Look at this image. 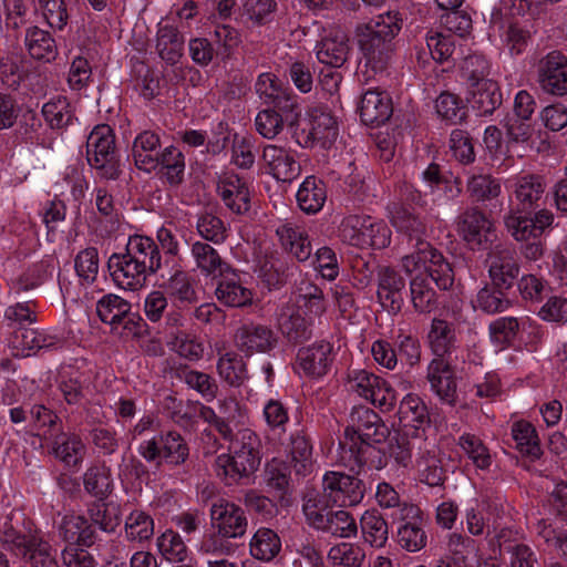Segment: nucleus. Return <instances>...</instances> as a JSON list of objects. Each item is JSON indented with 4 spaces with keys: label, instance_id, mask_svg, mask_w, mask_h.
Masks as SVG:
<instances>
[{
    "label": "nucleus",
    "instance_id": "nucleus-38",
    "mask_svg": "<svg viewBox=\"0 0 567 567\" xmlns=\"http://www.w3.org/2000/svg\"><path fill=\"white\" fill-rule=\"evenodd\" d=\"M290 455L296 475L305 477L313 471L312 445L310 437L298 431L290 439Z\"/></svg>",
    "mask_w": 567,
    "mask_h": 567
},
{
    "label": "nucleus",
    "instance_id": "nucleus-62",
    "mask_svg": "<svg viewBox=\"0 0 567 567\" xmlns=\"http://www.w3.org/2000/svg\"><path fill=\"white\" fill-rule=\"evenodd\" d=\"M491 340L502 347L512 344L519 331V321L516 317H502L488 326Z\"/></svg>",
    "mask_w": 567,
    "mask_h": 567
},
{
    "label": "nucleus",
    "instance_id": "nucleus-20",
    "mask_svg": "<svg viewBox=\"0 0 567 567\" xmlns=\"http://www.w3.org/2000/svg\"><path fill=\"white\" fill-rule=\"evenodd\" d=\"M351 51L349 38L341 30H332L318 42L316 55L320 63L339 69L344 65Z\"/></svg>",
    "mask_w": 567,
    "mask_h": 567
},
{
    "label": "nucleus",
    "instance_id": "nucleus-46",
    "mask_svg": "<svg viewBox=\"0 0 567 567\" xmlns=\"http://www.w3.org/2000/svg\"><path fill=\"white\" fill-rule=\"evenodd\" d=\"M499 179L489 174H473L466 183V193L474 203H484L497 198L501 195Z\"/></svg>",
    "mask_w": 567,
    "mask_h": 567
},
{
    "label": "nucleus",
    "instance_id": "nucleus-11",
    "mask_svg": "<svg viewBox=\"0 0 567 567\" xmlns=\"http://www.w3.org/2000/svg\"><path fill=\"white\" fill-rule=\"evenodd\" d=\"M537 82L540 89L555 96L567 94V56L551 51L537 64Z\"/></svg>",
    "mask_w": 567,
    "mask_h": 567
},
{
    "label": "nucleus",
    "instance_id": "nucleus-15",
    "mask_svg": "<svg viewBox=\"0 0 567 567\" xmlns=\"http://www.w3.org/2000/svg\"><path fill=\"white\" fill-rule=\"evenodd\" d=\"M124 252L151 276L164 271L163 257L158 245L147 236H130Z\"/></svg>",
    "mask_w": 567,
    "mask_h": 567
},
{
    "label": "nucleus",
    "instance_id": "nucleus-54",
    "mask_svg": "<svg viewBox=\"0 0 567 567\" xmlns=\"http://www.w3.org/2000/svg\"><path fill=\"white\" fill-rule=\"evenodd\" d=\"M512 437L516 449L530 457H539L540 447L535 427L526 421L515 422L512 426Z\"/></svg>",
    "mask_w": 567,
    "mask_h": 567
},
{
    "label": "nucleus",
    "instance_id": "nucleus-28",
    "mask_svg": "<svg viewBox=\"0 0 567 567\" xmlns=\"http://www.w3.org/2000/svg\"><path fill=\"white\" fill-rule=\"evenodd\" d=\"M262 159L278 181L290 182L300 173V164L282 147L272 144L265 146Z\"/></svg>",
    "mask_w": 567,
    "mask_h": 567
},
{
    "label": "nucleus",
    "instance_id": "nucleus-25",
    "mask_svg": "<svg viewBox=\"0 0 567 567\" xmlns=\"http://www.w3.org/2000/svg\"><path fill=\"white\" fill-rule=\"evenodd\" d=\"M190 256L196 268L204 276L216 278L231 271V267L221 258L217 249L206 241H194L190 245Z\"/></svg>",
    "mask_w": 567,
    "mask_h": 567
},
{
    "label": "nucleus",
    "instance_id": "nucleus-33",
    "mask_svg": "<svg viewBox=\"0 0 567 567\" xmlns=\"http://www.w3.org/2000/svg\"><path fill=\"white\" fill-rule=\"evenodd\" d=\"M230 276H220L215 295L219 302L225 306L240 308L251 305L252 291L243 286L238 276L230 271Z\"/></svg>",
    "mask_w": 567,
    "mask_h": 567
},
{
    "label": "nucleus",
    "instance_id": "nucleus-9",
    "mask_svg": "<svg viewBox=\"0 0 567 567\" xmlns=\"http://www.w3.org/2000/svg\"><path fill=\"white\" fill-rule=\"evenodd\" d=\"M351 390L382 411H390L395 402V391L380 377L367 370H354L350 374Z\"/></svg>",
    "mask_w": 567,
    "mask_h": 567
},
{
    "label": "nucleus",
    "instance_id": "nucleus-17",
    "mask_svg": "<svg viewBox=\"0 0 567 567\" xmlns=\"http://www.w3.org/2000/svg\"><path fill=\"white\" fill-rule=\"evenodd\" d=\"M520 265L515 250L496 247L489 255L488 275L491 282L511 290L518 278Z\"/></svg>",
    "mask_w": 567,
    "mask_h": 567
},
{
    "label": "nucleus",
    "instance_id": "nucleus-23",
    "mask_svg": "<svg viewBox=\"0 0 567 567\" xmlns=\"http://www.w3.org/2000/svg\"><path fill=\"white\" fill-rule=\"evenodd\" d=\"M359 114L363 124L378 127L386 123L392 115L391 100L383 92L368 90L362 95Z\"/></svg>",
    "mask_w": 567,
    "mask_h": 567
},
{
    "label": "nucleus",
    "instance_id": "nucleus-59",
    "mask_svg": "<svg viewBox=\"0 0 567 567\" xmlns=\"http://www.w3.org/2000/svg\"><path fill=\"white\" fill-rule=\"evenodd\" d=\"M59 339L32 327H21L14 332L13 343L27 350L52 348Z\"/></svg>",
    "mask_w": 567,
    "mask_h": 567
},
{
    "label": "nucleus",
    "instance_id": "nucleus-6",
    "mask_svg": "<svg viewBox=\"0 0 567 567\" xmlns=\"http://www.w3.org/2000/svg\"><path fill=\"white\" fill-rule=\"evenodd\" d=\"M330 505H323L317 497L305 499L302 511L310 526L318 530L340 538H350L357 535L355 519L343 509L332 511Z\"/></svg>",
    "mask_w": 567,
    "mask_h": 567
},
{
    "label": "nucleus",
    "instance_id": "nucleus-36",
    "mask_svg": "<svg viewBox=\"0 0 567 567\" xmlns=\"http://www.w3.org/2000/svg\"><path fill=\"white\" fill-rule=\"evenodd\" d=\"M545 192L543 178L537 175H526L517 179L515 184V199L517 207L526 213H532Z\"/></svg>",
    "mask_w": 567,
    "mask_h": 567
},
{
    "label": "nucleus",
    "instance_id": "nucleus-55",
    "mask_svg": "<svg viewBox=\"0 0 567 567\" xmlns=\"http://www.w3.org/2000/svg\"><path fill=\"white\" fill-rule=\"evenodd\" d=\"M504 225L508 234L516 241L536 239L532 226L530 213L512 208L504 216Z\"/></svg>",
    "mask_w": 567,
    "mask_h": 567
},
{
    "label": "nucleus",
    "instance_id": "nucleus-39",
    "mask_svg": "<svg viewBox=\"0 0 567 567\" xmlns=\"http://www.w3.org/2000/svg\"><path fill=\"white\" fill-rule=\"evenodd\" d=\"M24 41L28 52L33 59L51 62L58 55L55 40L45 30L38 27L28 28Z\"/></svg>",
    "mask_w": 567,
    "mask_h": 567
},
{
    "label": "nucleus",
    "instance_id": "nucleus-31",
    "mask_svg": "<svg viewBox=\"0 0 567 567\" xmlns=\"http://www.w3.org/2000/svg\"><path fill=\"white\" fill-rule=\"evenodd\" d=\"M392 226L411 240H422L426 231L424 220L405 204H393L390 208Z\"/></svg>",
    "mask_w": 567,
    "mask_h": 567
},
{
    "label": "nucleus",
    "instance_id": "nucleus-14",
    "mask_svg": "<svg viewBox=\"0 0 567 567\" xmlns=\"http://www.w3.org/2000/svg\"><path fill=\"white\" fill-rule=\"evenodd\" d=\"M235 342L241 352L250 355L274 350L278 344V337L270 327L250 322L237 329Z\"/></svg>",
    "mask_w": 567,
    "mask_h": 567
},
{
    "label": "nucleus",
    "instance_id": "nucleus-34",
    "mask_svg": "<svg viewBox=\"0 0 567 567\" xmlns=\"http://www.w3.org/2000/svg\"><path fill=\"white\" fill-rule=\"evenodd\" d=\"M509 290L499 288L495 284H486L481 288L475 299L473 308L486 315H497L507 311L513 306V300L508 296Z\"/></svg>",
    "mask_w": 567,
    "mask_h": 567
},
{
    "label": "nucleus",
    "instance_id": "nucleus-47",
    "mask_svg": "<svg viewBox=\"0 0 567 567\" xmlns=\"http://www.w3.org/2000/svg\"><path fill=\"white\" fill-rule=\"evenodd\" d=\"M162 464L181 466L189 457V447L185 439L176 431L161 433Z\"/></svg>",
    "mask_w": 567,
    "mask_h": 567
},
{
    "label": "nucleus",
    "instance_id": "nucleus-35",
    "mask_svg": "<svg viewBox=\"0 0 567 567\" xmlns=\"http://www.w3.org/2000/svg\"><path fill=\"white\" fill-rule=\"evenodd\" d=\"M53 455L69 467L79 466L85 455V445L74 433L60 431L52 441Z\"/></svg>",
    "mask_w": 567,
    "mask_h": 567
},
{
    "label": "nucleus",
    "instance_id": "nucleus-58",
    "mask_svg": "<svg viewBox=\"0 0 567 567\" xmlns=\"http://www.w3.org/2000/svg\"><path fill=\"white\" fill-rule=\"evenodd\" d=\"M435 110L440 117L451 124H458L466 117V110L463 101L450 92L441 93L435 100Z\"/></svg>",
    "mask_w": 567,
    "mask_h": 567
},
{
    "label": "nucleus",
    "instance_id": "nucleus-22",
    "mask_svg": "<svg viewBox=\"0 0 567 567\" xmlns=\"http://www.w3.org/2000/svg\"><path fill=\"white\" fill-rule=\"evenodd\" d=\"M467 103L480 115H492L503 103V94L496 81H483L467 87Z\"/></svg>",
    "mask_w": 567,
    "mask_h": 567
},
{
    "label": "nucleus",
    "instance_id": "nucleus-48",
    "mask_svg": "<svg viewBox=\"0 0 567 567\" xmlns=\"http://www.w3.org/2000/svg\"><path fill=\"white\" fill-rule=\"evenodd\" d=\"M220 378L230 386L239 388L248 379L247 364L244 358L235 352H227L217 362Z\"/></svg>",
    "mask_w": 567,
    "mask_h": 567
},
{
    "label": "nucleus",
    "instance_id": "nucleus-5",
    "mask_svg": "<svg viewBox=\"0 0 567 567\" xmlns=\"http://www.w3.org/2000/svg\"><path fill=\"white\" fill-rule=\"evenodd\" d=\"M415 250L402 258V266L411 274L424 267L423 274L429 275L432 281L441 290L450 289L454 284V271L444 256L431 246L426 240H416Z\"/></svg>",
    "mask_w": 567,
    "mask_h": 567
},
{
    "label": "nucleus",
    "instance_id": "nucleus-10",
    "mask_svg": "<svg viewBox=\"0 0 567 567\" xmlns=\"http://www.w3.org/2000/svg\"><path fill=\"white\" fill-rule=\"evenodd\" d=\"M458 233L472 249H488L496 238L494 225L477 207L467 208L458 216Z\"/></svg>",
    "mask_w": 567,
    "mask_h": 567
},
{
    "label": "nucleus",
    "instance_id": "nucleus-7",
    "mask_svg": "<svg viewBox=\"0 0 567 567\" xmlns=\"http://www.w3.org/2000/svg\"><path fill=\"white\" fill-rule=\"evenodd\" d=\"M367 484L358 475L329 471L322 477L321 495L316 496L323 505L355 506L364 497Z\"/></svg>",
    "mask_w": 567,
    "mask_h": 567
},
{
    "label": "nucleus",
    "instance_id": "nucleus-43",
    "mask_svg": "<svg viewBox=\"0 0 567 567\" xmlns=\"http://www.w3.org/2000/svg\"><path fill=\"white\" fill-rule=\"evenodd\" d=\"M429 339L432 351L439 357L437 359L450 358L456 348L455 329L442 319H433Z\"/></svg>",
    "mask_w": 567,
    "mask_h": 567
},
{
    "label": "nucleus",
    "instance_id": "nucleus-51",
    "mask_svg": "<svg viewBox=\"0 0 567 567\" xmlns=\"http://www.w3.org/2000/svg\"><path fill=\"white\" fill-rule=\"evenodd\" d=\"M361 530L367 543L381 548L388 540V523L377 511H367L360 520Z\"/></svg>",
    "mask_w": 567,
    "mask_h": 567
},
{
    "label": "nucleus",
    "instance_id": "nucleus-19",
    "mask_svg": "<svg viewBox=\"0 0 567 567\" xmlns=\"http://www.w3.org/2000/svg\"><path fill=\"white\" fill-rule=\"evenodd\" d=\"M398 417L401 430L415 434V437L423 436L431 424L425 403L415 394H408L401 400Z\"/></svg>",
    "mask_w": 567,
    "mask_h": 567
},
{
    "label": "nucleus",
    "instance_id": "nucleus-2",
    "mask_svg": "<svg viewBox=\"0 0 567 567\" xmlns=\"http://www.w3.org/2000/svg\"><path fill=\"white\" fill-rule=\"evenodd\" d=\"M228 450V454L218 455L214 463L216 475L224 480L226 485L248 480L259 468L261 441L251 430H239L231 439Z\"/></svg>",
    "mask_w": 567,
    "mask_h": 567
},
{
    "label": "nucleus",
    "instance_id": "nucleus-4",
    "mask_svg": "<svg viewBox=\"0 0 567 567\" xmlns=\"http://www.w3.org/2000/svg\"><path fill=\"white\" fill-rule=\"evenodd\" d=\"M86 158L101 178L115 181L121 175L115 151V135L107 124L96 125L87 136Z\"/></svg>",
    "mask_w": 567,
    "mask_h": 567
},
{
    "label": "nucleus",
    "instance_id": "nucleus-26",
    "mask_svg": "<svg viewBox=\"0 0 567 567\" xmlns=\"http://www.w3.org/2000/svg\"><path fill=\"white\" fill-rule=\"evenodd\" d=\"M427 379L432 390L444 402L453 405L456 400V380L450 362L434 359L429 365Z\"/></svg>",
    "mask_w": 567,
    "mask_h": 567
},
{
    "label": "nucleus",
    "instance_id": "nucleus-12",
    "mask_svg": "<svg viewBox=\"0 0 567 567\" xmlns=\"http://www.w3.org/2000/svg\"><path fill=\"white\" fill-rule=\"evenodd\" d=\"M421 514V509L413 504H404L401 508L399 519L402 520V524L398 528V543L410 553L419 551L427 544Z\"/></svg>",
    "mask_w": 567,
    "mask_h": 567
},
{
    "label": "nucleus",
    "instance_id": "nucleus-64",
    "mask_svg": "<svg viewBox=\"0 0 567 567\" xmlns=\"http://www.w3.org/2000/svg\"><path fill=\"white\" fill-rule=\"evenodd\" d=\"M364 246L382 249L390 245L391 230L383 221H373L370 216H362Z\"/></svg>",
    "mask_w": 567,
    "mask_h": 567
},
{
    "label": "nucleus",
    "instance_id": "nucleus-50",
    "mask_svg": "<svg viewBox=\"0 0 567 567\" xmlns=\"http://www.w3.org/2000/svg\"><path fill=\"white\" fill-rule=\"evenodd\" d=\"M291 465L282 460L272 458L265 467V482L270 491L275 492V496L284 499L289 491Z\"/></svg>",
    "mask_w": 567,
    "mask_h": 567
},
{
    "label": "nucleus",
    "instance_id": "nucleus-24",
    "mask_svg": "<svg viewBox=\"0 0 567 567\" xmlns=\"http://www.w3.org/2000/svg\"><path fill=\"white\" fill-rule=\"evenodd\" d=\"M276 235L285 251L299 262L307 261L312 254V246L308 233L292 223H285L277 227Z\"/></svg>",
    "mask_w": 567,
    "mask_h": 567
},
{
    "label": "nucleus",
    "instance_id": "nucleus-8",
    "mask_svg": "<svg viewBox=\"0 0 567 567\" xmlns=\"http://www.w3.org/2000/svg\"><path fill=\"white\" fill-rule=\"evenodd\" d=\"M32 523L13 513L0 518V546L17 557L25 555L33 539L40 535L32 530Z\"/></svg>",
    "mask_w": 567,
    "mask_h": 567
},
{
    "label": "nucleus",
    "instance_id": "nucleus-61",
    "mask_svg": "<svg viewBox=\"0 0 567 567\" xmlns=\"http://www.w3.org/2000/svg\"><path fill=\"white\" fill-rule=\"evenodd\" d=\"M157 547L163 557L172 563H183L188 556L184 540L177 533L171 529L157 538Z\"/></svg>",
    "mask_w": 567,
    "mask_h": 567
},
{
    "label": "nucleus",
    "instance_id": "nucleus-53",
    "mask_svg": "<svg viewBox=\"0 0 567 567\" xmlns=\"http://www.w3.org/2000/svg\"><path fill=\"white\" fill-rule=\"evenodd\" d=\"M42 115L53 130H60L72 123L73 113L65 96L51 99L42 106Z\"/></svg>",
    "mask_w": 567,
    "mask_h": 567
},
{
    "label": "nucleus",
    "instance_id": "nucleus-49",
    "mask_svg": "<svg viewBox=\"0 0 567 567\" xmlns=\"http://www.w3.org/2000/svg\"><path fill=\"white\" fill-rule=\"evenodd\" d=\"M131 308L132 306L128 301L113 293L103 296L96 303L99 318L113 329L118 328V323L125 318V315L127 316V311Z\"/></svg>",
    "mask_w": 567,
    "mask_h": 567
},
{
    "label": "nucleus",
    "instance_id": "nucleus-63",
    "mask_svg": "<svg viewBox=\"0 0 567 567\" xmlns=\"http://www.w3.org/2000/svg\"><path fill=\"white\" fill-rule=\"evenodd\" d=\"M450 150L453 157L461 164L468 165L475 162L473 138L467 131L453 130L450 136Z\"/></svg>",
    "mask_w": 567,
    "mask_h": 567
},
{
    "label": "nucleus",
    "instance_id": "nucleus-60",
    "mask_svg": "<svg viewBox=\"0 0 567 567\" xmlns=\"http://www.w3.org/2000/svg\"><path fill=\"white\" fill-rule=\"evenodd\" d=\"M125 533L128 540H148L154 534V520L145 512H132L125 520Z\"/></svg>",
    "mask_w": 567,
    "mask_h": 567
},
{
    "label": "nucleus",
    "instance_id": "nucleus-13",
    "mask_svg": "<svg viewBox=\"0 0 567 567\" xmlns=\"http://www.w3.org/2000/svg\"><path fill=\"white\" fill-rule=\"evenodd\" d=\"M106 267L113 282L124 290H140L146 285L147 278L151 276L141 266H135V261L124 251L112 254Z\"/></svg>",
    "mask_w": 567,
    "mask_h": 567
},
{
    "label": "nucleus",
    "instance_id": "nucleus-56",
    "mask_svg": "<svg viewBox=\"0 0 567 567\" xmlns=\"http://www.w3.org/2000/svg\"><path fill=\"white\" fill-rule=\"evenodd\" d=\"M20 558L28 567H59L55 550L41 536L33 539L30 550L25 555H21Z\"/></svg>",
    "mask_w": 567,
    "mask_h": 567
},
{
    "label": "nucleus",
    "instance_id": "nucleus-40",
    "mask_svg": "<svg viewBox=\"0 0 567 567\" xmlns=\"http://www.w3.org/2000/svg\"><path fill=\"white\" fill-rule=\"evenodd\" d=\"M429 275L417 274L410 281V296L415 311L430 313L439 307L437 296Z\"/></svg>",
    "mask_w": 567,
    "mask_h": 567
},
{
    "label": "nucleus",
    "instance_id": "nucleus-30",
    "mask_svg": "<svg viewBox=\"0 0 567 567\" xmlns=\"http://www.w3.org/2000/svg\"><path fill=\"white\" fill-rule=\"evenodd\" d=\"M278 328L288 342L295 344L309 340L312 334L310 323L292 306L281 308L278 316Z\"/></svg>",
    "mask_w": 567,
    "mask_h": 567
},
{
    "label": "nucleus",
    "instance_id": "nucleus-45",
    "mask_svg": "<svg viewBox=\"0 0 567 567\" xmlns=\"http://www.w3.org/2000/svg\"><path fill=\"white\" fill-rule=\"evenodd\" d=\"M121 507L113 502L96 501L87 507L89 519L105 533L115 532L121 524Z\"/></svg>",
    "mask_w": 567,
    "mask_h": 567
},
{
    "label": "nucleus",
    "instance_id": "nucleus-52",
    "mask_svg": "<svg viewBox=\"0 0 567 567\" xmlns=\"http://www.w3.org/2000/svg\"><path fill=\"white\" fill-rule=\"evenodd\" d=\"M281 547L278 535L269 528H260L254 535L250 543V551L260 560L270 561L279 553Z\"/></svg>",
    "mask_w": 567,
    "mask_h": 567
},
{
    "label": "nucleus",
    "instance_id": "nucleus-32",
    "mask_svg": "<svg viewBox=\"0 0 567 567\" xmlns=\"http://www.w3.org/2000/svg\"><path fill=\"white\" fill-rule=\"evenodd\" d=\"M167 274L162 272V278L167 277L162 284L164 291L183 305H190L197 301L194 280L184 270L178 267L168 269Z\"/></svg>",
    "mask_w": 567,
    "mask_h": 567
},
{
    "label": "nucleus",
    "instance_id": "nucleus-16",
    "mask_svg": "<svg viewBox=\"0 0 567 567\" xmlns=\"http://www.w3.org/2000/svg\"><path fill=\"white\" fill-rule=\"evenodd\" d=\"M405 279L393 268L378 267L377 296L381 306L391 313H399L404 299Z\"/></svg>",
    "mask_w": 567,
    "mask_h": 567
},
{
    "label": "nucleus",
    "instance_id": "nucleus-57",
    "mask_svg": "<svg viewBox=\"0 0 567 567\" xmlns=\"http://www.w3.org/2000/svg\"><path fill=\"white\" fill-rule=\"evenodd\" d=\"M84 489L97 501H104L112 492L111 478L104 467L91 466L83 475Z\"/></svg>",
    "mask_w": 567,
    "mask_h": 567
},
{
    "label": "nucleus",
    "instance_id": "nucleus-37",
    "mask_svg": "<svg viewBox=\"0 0 567 567\" xmlns=\"http://www.w3.org/2000/svg\"><path fill=\"white\" fill-rule=\"evenodd\" d=\"M298 206L306 214L321 210L327 199L326 185L315 176H308L297 192Z\"/></svg>",
    "mask_w": 567,
    "mask_h": 567
},
{
    "label": "nucleus",
    "instance_id": "nucleus-1",
    "mask_svg": "<svg viewBox=\"0 0 567 567\" xmlns=\"http://www.w3.org/2000/svg\"><path fill=\"white\" fill-rule=\"evenodd\" d=\"M402 29L399 12H385L358 23L354 33L365 63L374 72L385 71L395 52V38Z\"/></svg>",
    "mask_w": 567,
    "mask_h": 567
},
{
    "label": "nucleus",
    "instance_id": "nucleus-21",
    "mask_svg": "<svg viewBox=\"0 0 567 567\" xmlns=\"http://www.w3.org/2000/svg\"><path fill=\"white\" fill-rule=\"evenodd\" d=\"M332 349V344L323 340L299 349L297 359L300 368L309 377L327 374L334 360Z\"/></svg>",
    "mask_w": 567,
    "mask_h": 567
},
{
    "label": "nucleus",
    "instance_id": "nucleus-3",
    "mask_svg": "<svg viewBox=\"0 0 567 567\" xmlns=\"http://www.w3.org/2000/svg\"><path fill=\"white\" fill-rule=\"evenodd\" d=\"M351 425L344 430L343 449L348 447L357 464L365 463V454L373 444L385 442L389 427L371 409L360 406L351 412Z\"/></svg>",
    "mask_w": 567,
    "mask_h": 567
},
{
    "label": "nucleus",
    "instance_id": "nucleus-27",
    "mask_svg": "<svg viewBox=\"0 0 567 567\" xmlns=\"http://www.w3.org/2000/svg\"><path fill=\"white\" fill-rule=\"evenodd\" d=\"M310 130L306 135L305 140L301 141L297 137V143L303 147H307L310 142L322 141L331 142L334 141L338 135V123L328 107L316 106L310 111Z\"/></svg>",
    "mask_w": 567,
    "mask_h": 567
},
{
    "label": "nucleus",
    "instance_id": "nucleus-41",
    "mask_svg": "<svg viewBox=\"0 0 567 567\" xmlns=\"http://www.w3.org/2000/svg\"><path fill=\"white\" fill-rule=\"evenodd\" d=\"M157 167L171 186H178L184 182L185 157L179 148L165 147L157 157Z\"/></svg>",
    "mask_w": 567,
    "mask_h": 567
},
{
    "label": "nucleus",
    "instance_id": "nucleus-44",
    "mask_svg": "<svg viewBox=\"0 0 567 567\" xmlns=\"http://www.w3.org/2000/svg\"><path fill=\"white\" fill-rule=\"evenodd\" d=\"M156 49L168 64H176L183 55L184 38L172 25H161L157 31Z\"/></svg>",
    "mask_w": 567,
    "mask_h": 567
},
{
    "label": "nucleus",
    "instance_id": "nucleus-18",
    "mask_svg": "<svg viewBox=\"0 0 567 567\" xmlns=\"http://www.w3.org/2000/svg\"><path fill=\"white\" fill-rule=\"evenodd\" d=\"M210 515L218 522V532L224 538H237L246 533L247 518L238 505L220 499L213 504Z\"/></svg>",
    "mask_w": 567,
    "mask_h": 567
},
{
    "label": "nucleus",
    "instance_id": "nucleus-42",
    "mask_svg": "<svg viewBox=\"0 0 567 567\" xmlns=\"http://www.w3.org/2000/svg\"><path fill=\"white\" fill-rule=\"evenodd\" d=\"M298 266L286 258L271 256L260 268V277L269 288L284 286L296 272Z\"/></svg>",
    "mask_w": 567,
    "mask_h": 567
},
{
    "label": "nucleus",
    "instance_id": "nucleus-29",
    "mask_svg": "<svg viewBox=\"0 0 567 567\" xmlns=\"http://www.w3.org/2000/svg\"><path fill=\"white\" fill-rule=\"evenodd\" d=\"M159 135L152 131L140 133L133 143L132 155L138 169L151 173L157 168V157L161 155Z\"/></svg>",
    "mask_w": 567,
    "mask_h": 567
}]
</instances>
